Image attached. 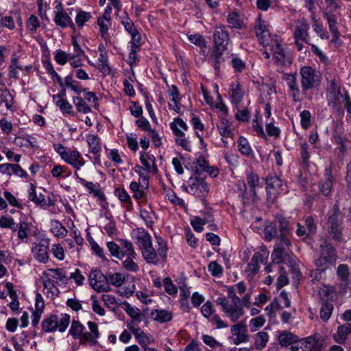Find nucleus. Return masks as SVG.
Wrapping results in <instances>:
<instances>
[{"instance_id":"29","label":"nucleus","mask_w":351,"mask_h":351,"mask_svg":"<svg viewBox=\"0 0 351 351\" xmlns=\"http://www.w3.org/2000/svg\"><path fill=\"white\" fill-rule=\"evenodd\" d=\"M151 316L154 321L159 323H165L172 319V313L167 310L155 309L151 313Z\"/></svg>"},{"instance_id":"21","label":"nucleus","mask_w":351,"mask_h":351,"mask_svg":"<svg viewBox=\"0 0 351 351\" xmlns=\"http://www.w3.org/2000/svg\"><path fill=\"white\" fill-rule=\"evenodd\" d=\"M351 333V323H346L337 327L336 332L332 337L334 341L339 344H343L348 335Z\"/></svg>"},{"instance_id":"43","label":"nucleus","mask_w":351,"mask_h":351,"mask_svg":"<svg viewBox=\"0 0 351 351\" xmlns=\"http://www.w3.org/2000/svg\"><path fill=\"white\" fill-rule=\"evenodd\" d=\"M227 22L231 28L239 29L243 27V21L237 12H230L227 16Z\"/></svg>"},{"instance_id":"2","label":"nucleus","mask_w":351,"mask_h":351,"mask_svg":"<svg viewBox=\"0 0 351 351\" xmlns=\"http://www.w3.org/2000/svg\"><path fill=\"white\" fill-rule=\"evenodd\" d=\"M88 331H84V325L78 320L71 322L69 329V334L75 339H78L81 344L90 343L95 346L98 343V339L100 337L98 325L93 322H88Z\"/></svg>"},{"instance_id":"18","label":"nucleus","mask_w":351,"mask_h":351,"mask_svg":"<svg viewBox=\"0 0 351 351\" xmlns=\"http://www.w3.org/2000/svg\"><path fill=\"white\" fill-rule=\"evenodd\" d=\"M32 252L34 258L40 263H46L49 261L48 245L42 243L32 245Z\"/></svg>"},{"instance_id":"47","label":"nucleus","mask_w":351,"mask_h":351,"mask_svg":"<svg viewBox=\"0 0 351 351\" xmlns=\"http://www.w3.org/2000/svg\"><path fill=\"white\" fill-rule=\"evenodd\" d=\"M324 17L327 21L329 29L331 33H337L338 30L337 26V16L332 12H325Z\"/></svg>"},{"instance_id":"63","label":"nucleus","mask_w":351,"mask_h":351,"mask_svg":"<svg viewBox=\"0 0 351 351\" xmlns=\"http://www.w3.org/2000/svg\"><path fill=\"white\" fill-rule=\"evenodd\" d=\"M332 306L330 304L324 303L320 309V317L324 322L329 319L331 316Z\"/></svg>"},{"instance_id":"39","label":"nucleus","mask_w":351,"mask_h":351,"mask_svg":"<svg viewBox=\"0 0 351 351\" xmlns=\"http://www.w3.org/2000/svg\"><path fill=\"white\" fill-rule=\"evenodd\" d=\"M31 224L25 221L17 224V236L19 240L24 242L27 240L31 231Z\"/></svg>"},{"instance_id":"9","label":"nucleus","mask_w":351,"mask_h":351,"mask_svg":"<svg viewBox=\"0 0 351 351\" xmlns=\"http://www.w3.org/2000/svg\"><path fill=\"white\" fill-rule=\"evenodd\" d=\"M266 184L268 199L272 202L276 199L278 195L285 190L282 181L276 176L268 177L266 180Z\"/></svg>"},{"instance_id":"33","label":"nucleus","mask_w":351,"mask_h":351,"mask_svg":"<svg viewBox=\"0 0 351 351\" xmlns=\"http://www.w3.org/2000/svg\"><path fill=\"white\" fill-rule=\"evenodd\" d=\"M114 195L119 199L121 204L128 209H130L132 206V199L125 189L117 188L114 191Z\"/></svg>"},{"instance_id":"30","label":"nucleus","mask_w":351,"mask_h":351,"mask_svg":"<svg viewBox=\"0 0 351 351\" xmlns=\"http://www.w3.org/2000/svg\"><path fill=\"white\" fill-rule=\"evenodd\" d=\"M136 245L141 251L152 244L150 234L144 230H139L136 236Z\"/></svg>"},{"instance_id":"36","label":"nucleus","mask_w":351,"mask_h":351,"mask_svg":"<svg viewBox=\"0 0 351 351\" xmlns=\"http://www.w3.org/2000/svg\"><path fill=\"white\" fill-rule=\"evenodd\" d=\"M51 232L58 238H63L66 236L68 231L66 228L58 220L51 221Z\"/></svg>"},{"instance_id":"59","label":"nucleus","mask_w":351,"mask_h":351,"mask_svg":"<svg viewBox=\"0 0 351 351\" xmlns=\"http://www.w3.org/2000/svg\"><path fill=\"white\" fill-rule=\"evenodd\" d=\"M75 177L80 180V182L84 184L85 187L89 191L90 193H93L95 195L99 196L100 191L98 186L92 182H86L83 178H79L77 172L75 173Z\"/></svg>"},{"instance_id":"20","label":"nucleus","mask_w":351,"mask_h":351,"mask_svg":"<svg viewBox=\"0 0 351 351\" xmlns=\"http://www.w3.org/2000/svg\"><path fill=\"white\" fill-rule=\"evenodd\" d=\"M0 172L9 176L12 175H15L20 178H27V176L26 171L18 164H0Z\"/></svg>"},{"instance_id":"1","label":"nucleus","mask_w":351,"mask_h":351,"mask_svg":"<svg viewBox=\"0 0 351 351\" xmlns=\"http://www.w3.org/2000/svg\"><path fill=\"white\" fill-rule=\"evenodd\" d=\"M245 291L246 286L244 282H239L234 286L227 288L228 298L221 296L216 300L217 304L221 307L222 311L232 322H236L244 315L241 298L237 293L241 295Z\"/></svg>"},{"instance_id":"19","label":"nucleus","mask_w":351,"mask_h":351,"mask_svg":"<svg viewBox=\"0 0 351 351\" xmlns=\"http://www.w3.org/2000/svg\"><path fill=\"white\" fill-rule=\"evenodd\" d=\"M126 252L128 256L123 261L122 265L124 269L131 272H136L138 271V266L134 262V259L137 257L134 248H132L131 246L128 244L126 245Z\"/></svg>"},{"instance_id":"38","label":"nucleus","mask_w":351,"mask_h":351,"mask_svg":"<svg viewBox=\"0 0 351 351\" xmlns=\"http://www.w3.org/2000/svg\"><path fill=\"white\" fill-rule=\"evenodd\" d=\"M104 46H99V51L101 52L99 58L98 59V65L97 67L100 71L104 73H110V67L108 64V58L106 55V53L104 50Z\"/></svg>"},{"instance_id":"31","label":"nucleus","mask_w":351,"mask_h":351,"mask_svg":"<svg viewBox=\"0 0 351 351\" xmlns=\"http://www.w3.org/2000/svg\"><path fill=\"white\" fill-rule=\"evenodd\" d=\"M0 99L1 102L5 104L8 110H14L13 107L14 98L5 86L0 87Z\"/></svg>"},{"instance_id":"5","label":"nucleus","mask_w":351,"mask_h":351,"mask_svg":"<svg viewBox=\"0 0 351 351\" xmlns=\"http://www.w3.org/2000/svg\"><path fill=\"white\" fill-rule=\"evenodd\" d=\"M336 254L333 247L327 243L321 245L320 257L316 260L317 267L326 270L334 266Z\"/></svg>"},{"instance_id":"11","label":"nucleus","mask_w":351,"mask_h":351,"mask_svg":"<svg viewBox=\"0 0 351 351\" xmlns=\"http://www.w3.org/2000/svg\"><path fill=\"white\" fill-rule=\"evenodd\" d=\"M215 49L217 50H226L230 42L229 34L224 25H217L213 34Z\"/></svg>"},{"instance_id":"22","label":"nucleus","mask_w":351,"mask_h":351,"mask_svg":"<svg viewBox=\"0 0 351 351\" xmlns=\"http://www.w3.org/2000/svg\"><path fill=\"white\" fill-rule=\"evenodd\" d=\"M28 198L30 201L43 208L48 206H53L54 204V203L50 199L49 200V202L47 203L45 199V195L42 193L37 195L36 187L33 184H30L29 185V189L28 190Z\"/></svg>"},{"instance_id":"12","label":"nucleus","mask_w":351,"mask_h":351,"mask_svg":"<svg viewBox=\"0 0 351 351\" xmlns=\"http://www.w3.org/2000/svg\"><path fill=\"white\" fill-rule=\"evenodd\" d=\"M344 95L341 93L339 86L335 80L330 82L328 88L327 98L329 105L338 109L340 106L341 101H343Z\"/></svg>"},{"instance_id":"24","label":"nucleus","mask_w":351,"mask_h":351,"mask_svg":"<svg viewBox=\"0 0 351 351\" xmlns=\"http://www.w3.org/2000/svg\"><path fill=\"white\" fill-rule=\"evenodd\" d=\"M302 351H319L321 344L315 336L302 339L300 341Z\"/></svg>"},{"instance_id":"56","label":"nucleus","mask_w":351,"mask_h":351,"mask_svg":"<svg viewBox=\"0 0 351 351\" xmlns=\"http://www.w3.org/2000/svg\"><path fill=\"white\" fill-rule=\"evenodd\" d=\"M289 245L290 241L287 239V237H278V242L276 243L274 249L279 250L280 251H282L289 254Z\"/></svg>"},{"instance_id":"37","label":"nucleus","mask_w":351,"mask_h":351,"mask_svg":"<svg viewBox=\"0 0 351 351\" xmlns=\"http://www.w3.org/2000/svg\"><path fill=\"white\" fill-rule=\"evenodd\" d=\"M298 341V337L293 334L283 331L278 335V341L281 346L287 347L295 343Z\"/></svg>"},{"instance_id":"35","label":"nucleus","mask_w":351,"mask_h":351,"mask_svg":"<svg viewBox=\"0 0 351 351\" xmlns=\"http://www.w3.org/2000/svg\"><path fill=\"white\" fill-rule=\"evenodd\" d=\"M123 309L132 318L131 322H133L134 324H136L135 322H141L142 321L143 315L138 308L132 306L126 302L124 304Z\"/></svg>"},{"instance_id":"60","label":"nucleus","mask_w":351,"mask_h":351,"mask_svg":"<svg viewBox=\"0 0 351 351\" xmlns=\"http://www.w3.org/2000/svg\"><path fill=\"white\" fill-rule=\"evenodd\" d=\"M201 181L202 179H199L197 177H191L188 181V193L193 195L197 193Z\"/></svg>"},{"instance_id":"49","label":"nucleus","mask_w":351,"mask_h":351,"mask_svg":"<svg viewBox=\"0 0 351 351\" xmlns=\"http://www.w3.org/2000/svg\"><path fill=\"white\" fill-rule=\"evenodd\" d=\"M0 227L2 228H10L13 232L16 231L17 223L12 217L9 216H2L0 217Z\"/></svg>"},{"instance_id":"61","label":"nucleus","mask_w":351,"mask_h":351,"mask_svg":"<svg viewBox=\"0 0 351 351\" xmlns=\"http://www.w3.org/2000/svg\"><path fill=\"white\" fill-rule=\"evenodd\" d=\"M189 40L202 49L206 48V41L200 34H191L188 36Z\"/></svg>"},{"instance_id":"8","label":"nucleus","mask_w":351,"mask_h":351,"mask_svg":"<svg viewBox=\"0 0 351 351\" xmlns=\"http://www.w3.org/2000/svg\"><path fill=\"white\" fill-rule=\"evenodd\" d=\"M300 75L301 84L304 90L312 88L319 82V75L315 70L310 66L302 67L300 70Z\"/></svg>"},{"instance_id":"15","label":"nucleus","mask_w":351,"mask_h":351,"mask_svg":"<svg viewBox=\"0 0 351 351\" xmlns=\"http://www.w3.org/2000/svg\"><path fill=\"white\" fill-rule=\"evenodd\" d=\"M247 182L250 187V196H248L247 193L246 192V186L244 183H243V186L245 189V192L243 195V199H247L249 201L254 202L256 198V189L260 187V182L258 175L254 173H250L247 177Z\"/></svg>"},{"instance_id":"51","label":"nucleus","mask_w":351,"mask_h":351,"mask_svg":"<svg viewBox=\"0 0 351 351\" xmlns=\"http://www.w3.org/2000/svg\"><path fill=\"white\" fill-rule=\"evenodd\" d=\"M169 96L171 97V101L173 103V105L169 104V106L174 110H178L179 108L178 104L180 101V97L178 88L173 86L168 91Z\"/></svg>"},{"instance_id":"27","label":"nucleus","mask_w":351,"mask_h":351,"mask_svg":"<svg viewBox=\"0 0 351 351\" xmlns=\"http://www.w3.org/2000/svg\"><path fill=\"white\" fill-rule=\"evenodd\" d=\"M86 143L89 152L93 154L99 156L101 151V142L99 137L95 134H88L86 136Z\"/></svg>"},{"instance_id":"58","label":"nucleus","mask_w":351,"mask_h":351,"mask_svg":"<svg viewBox=\"0 0 351 351\" xmlns=\"http://www.w3.org/2000/svg\"><path fill=\"white\" fill-rule=\"evenodd\" d=\"M91 18L90 13L80 10L75 17V23L77 27H82L84 23Z\"/></svg>"},{"instance_id":"54","label":"nucleus","mask_w":351,"mask_h":351,"mask_svg":"<svg viewBox=\"0 0 351 351\" xmlns=\"http://www.w3.org/2000/svg\"><path fill=\"white\" fill-rule=\"evenodd\" d=\"M106 245L112 256L120 260L123 259V254L121 252V243L118 245L113 241H110L107 243Z\"/></svg>"},{"instance_id":"48","label":"nucleus","mask_w":351,"mask_h":351,"mask_svg":"<svg viewBox=\"0 0 351 351\" xmlns=\"http://www.w3.org/2000/svg\"><path fill=\"white\" fill-rule=\"evenodd\" d=\"M313 27L315 32L322 39H328L329 36L327 32L324 29L323 25L318 21L314 16L312 17Z\"/></svg>"},{"instance_id":"13","label":"nucleus","mask_w":351,"mask_h":351,"mask_svg":"<svg viewBox=\"0 0 351 351\" xmlns=\"http://www.w3.org/2000/svg\"><path fill=\"white\" fill-rule=\"evenodd\" d=\"M128 327L132 332L138 343L143 348L148 347L149 344L154 343L153 337L143 331L136 324H134L133 322L128 323Z\"/></svg>"},{"instance_id":"28","label":"nucleus","mask_w":351,"mask_h":351,"mask_svg":"<svg viewBox=\"0 0 351 351\" xmlns=\"http://www.w3.org/2000/svg\"><path fill=\"white\" fill-rule=\"evenodd\" d=\"M141 162L147 172L152 173L158 172L154 156L144 153L141 156Z\"/></svg>"},{"instance_id":"40","label":"nucleus","mask_w":351,"mask_h":351,"mask_svg":"<svg viewBox=\"0 0 351 351\" xmlns=\"http://www.w3.org/2000/svg\"><path fill=\"white\" fill-rule=\"evenodd\" d=\"M226 50H217L215 49L213 54L208 58V61L214 66L216 71H218L220 67V64L224 62V58L222 57L223 52Z\"/></svg>"},{"instance_id":"46","label":"nucleus","mask_w":351,"mask_h":351,"mask_svg":"<svg viewBox=\"0 0 351 351\" xmlns=\"http://www.w3.org/2000/svg\"><path fill=\"white\" fill-rule=\"evenodd\" d=\"M266 319L264 316L260 315L252 318L249 322V328L251 332H254L263 327L265 324Z\"/></svg>"},{"instance_id":"53","label":"nucleus","mask_w":351,"mask_h":351,"mask_svg":"<svg viewBox=\"0 0 351 351\" xmlns=\"http://www.w3.org/2000/svg\"><path fill=\"white\" fill-rule=\"evenodd\" d=\"M73 102L77 110L80 112L88 113L90 112V108L86 104L85 101L80 97H75L73 98Z\"/></svg>"},{"instance_id":"26","label":"nucleus","mask_w":351,"mask_h":351,"mask_svg":"<svg viewBox=\"0 0 351 351\" xmlns=\"http://www.w3.org/2000/svg\"><path fill=\"white\" fill-rule=\"evenodd\" d=\"M329 230L333 238L339 240L341 237L340 220L339 219L337 210L329 217L328 219Z\"/></svg>"},{"instance_id":"14","label":"nucleus","mask_w":351,"mask_h":351,"mask_svg":"<svg viewBox=\"0 0 351 351\" xmlns=\"http://www.w3.org/2000/svg\"><path fill=\"white\" fill-rule=\"evenodd\" d=\"M231 332L234 345L246 343L249 341L246 325L242 322L232 325L231 326Z\"/></svg>"},{"instance_id":"23","label":"nucleus","mask_w":351,"mask_h":351,"mask_svg":"<svg viewBox=\"0 0 351 351\" xmlns=\"http://www.w3.org/2000/svg\"><path fill=\"white\" fill-rule=\"evenodd\" d=\"M145 186L136 182H132L130 184V189L133 192V197L136 200L143 199L146 196L145 190L147 189L148 182L146 176L143 178Z\"/></svg>"},{"instance_id":"32","label":"nucleus","mask_w":351,"mask_h":351,"mask_svg":"<svg viewBox=\"0 0 351 351\" xmlns=\"http://www.w3.org/2000/svg\"><path fill=\"white\" fill-rule=\"evenodd\" d=\"M170 128L176 136L184 135L188 127L186 123L180 117H176L170 123Z\"/></svg>"},{"instance_id":"17","label":"nucleus","mask_w":351,"mask_h":351,"mask_svg":"<svg viewBox=\"0 0 351 351\" xmlns=\"http://www.w3.org/2000/svg\"><path fill=\"white\" fill-rule=\"evenodd\" d=\"M62 160L76 171L80 170L85 165V160L77 150L67 151Z\"/></svg>"},{"instance_id":"41","label":"nucleus","mask_w":351,"mask_h":351,"mask_svg":"<svg viewBox=\"0 0 351 351\" xmlns=\"http://www.w3.org/2000/svg\"><path fill=\"white\" fill-rule=\"evenodd\" d=\"M42 329L45 332L57 330L56 315H53L45 318L42 322Z\"/></svg>"},{"instance_id":"52","label":"nucleus","mask_w":351,"mask_h":351,"mask_svg":"<svg viewBox=\"0 0 351 351\" xmlns=\"http://www.w3.org/2000/svg\"><path fill=\"white\" fill-rule=\"evenodd\" d=\"M47 276H51L52 278L60 281L62 283H66V275L59 269H47Z\"/></svg>"},{"instance_id":"45","label":"nucleus","mask_w":351,"mask_h":351,"mask_svg":"<svg viewBox=\"0 0 351 351\" xmlns=\"http://www.w3.org/2000/svg\"><path fill=\"white\" fill-rule=\"evenodd\" d=\"M237 143L238 149L242 154L245 156H250L252 154L253 151L248 143V141L245 138L240 136Z\"/></svg>"},{"instance_id":"50","label":"nucleus","mask_w":351,"mask_h":351,"mask_svg":"<svg viewBox=\"0 0 351 351\" xmlns=\"http://www.w3.org/2000/svg\"><path fill=\"white\" fill-rule=\"evenodd\" d=\"M97 24L99 27V34L101 37L107 40L109 39V34L108 30L110 27L111 26V22L108 21H104L101 19H97Z\"/></svg>"},{"instance_id":"64","label":"nucleus","mask_w":351,"mask_h":351,"mask_svg":"<svg viewBox=\"0 0 351 351\" xmlns=\"http://www.w3.org/2000/svg\"><path fill=\"white\" fill-rule=\"evenodd\" d=\"M70 56L71 55L68 54L65 51L62 50H58L56 52L54 58L58 64L64 65L69 60Z\"/></svg>"},{"instance_id":"6","label":"nucleus","mask_w":351,"mask_h":351,"mask_svg":"<svg viewBox=\"0 0 351 351\" xmlns=\"http://www.w3.org/2000/svg\"><path fill=\"white\" fill-rule=\"evenodd\" d=\"M309 25L304 19H300L295 22L293 37L295 44L298 51L304 48V43H308Z\"/></svg>"},{"instance_id":"44","label":"nucleus","mask_w":351,"mask_h":351,"mask_svg":"<svg viewBox=\"0 0 351 351\" xmlns=\"http://www.w3.org/2000/svg\"><path fill=\"white\" fill-rule=\"evenodd\" d=\"M56 321L57 330L60 332H63L66 330L71 322L70 315L66 313L61 314L60 317L56 315Z\"/></svg>"},{"instance_id":"7","label":"nucleus","mask_w":351,"mask_h":351,"mask_svg":"<svg viewBox=\"0 0 351 351\" xmlns=\"http://www.w3.org/2000/svg\"><path fill=\"white\" fill-rule=\"evenodd\" d=\"M88 281L90 287L97 292H108L111 290L106 282V276L98 269H93L90 271Z\"/></svg>"},{"instance_id":"34","label":"nucleus","mask_w":351,"mask_h":351,"mask_svg":"<svg viewBox=\"0 0 351 351\" xmlns=\"http://www.w3.org/2000/svg\"><path fill=\"white\" fill-rule=\"evenodd\" d=\"M125 276L121 273H110L106 275V282L108 285H112L116 287H120L125 282Z\"/></svg>"},{"instance_id":"10","label":"nucleus","mask_w":351,"mask_h":351,"mask_svg":"<svg viewBox=\"0 0 351 351\" xmlns=\"http://www.w3.org/2000/svg\"><path fill=\"white\" fill-rule=\"evenodd\" d=\"M255 32L260 43L263 46L270 45L274 36H278L277 35H271L269 25L265 21L261 19H258L257 21L255 26Z\"/></svg>"},{"instance_id":"57","label":"nucleus","mask_w":351,"mask_h":351,"mask_svg":"<svg viewBox=\"0 0 351 351\" xmlns=\"http://www.w3.org/2000/svg\"><path fill=\"white\" fill-rule=\"evenodd\" d=\"M140 215L141 217L145 221L148 227H152L154 223V214L151 209H141Z\"/></svg>"},{"instance_id":"16","label":"nucleus","mask_w":351,"mask_h":351,"mask_svg":"<svg viewBox=\"0 0 351 351\" xmlns=\"http://www.w3.org/2000/svg\"><path fill=\"white\" fill-rule=\"evenodd\" d=\"M53 21L56 25L61 27L62 28H66L70 26L73 29H75V25L71 18L69 16L68 13L62 9L60 4L56 7Z\"/></svg>"},{"instance_id":"62","label":"nucleus","mask_w":351,"mask_h":351,"mask_svg":"<svg viewBox=\"0 0 351 351\" xmlns=\"http://www.w3.org/2000/svg\"><path fill=\"white\" fill-rule=\"evenodd\" d=\"M230 91L232 101L234 103L240 102L243 97V92L240 88V86L239 84L232 85Z\"/></svg>"},{"instance_id":"55","label":"nucleus","mask_w":351,"mask_h":351,"mask_svg":"<svg viewBox=\"0 0 351 351\" xmlns=\"http://www.w3.org/2000/svg\"><path fill=\"white\" fill-rule=\"evenodd\" d=\"M191 123L195 130L196 136L199 138V141L202 144L204 143V141L202 136L199 134V131H203L204 130V125L201 120L197 117H193L191 119Z\"/></svg>"},{"instance_id":"42","label":"nucleus","mask_w":351,"mask_h":351,"mask_svg":"<svg viewBox=\"0 0 351 351\" xmlns=\"http://www.w3.org/2000/svg\"><path fill=\"white\" fill-rule=\"evenodd\" d=\"M269 341V335L266 332H258L254 337V346L256 349L264 348Z\"/></svg>"},{"instance_id":"25","label":"nucleus","mask_w":351,"mask_h":351,"mask_svg":"<svg viewBox=\"0 0 351 351\" xmlns=\"http://www.w3.org/2000/svg\"><path fill=\"white\" fill-rule=\"evenodd\" d=\"M217 127L223 138H233L234 127L228 120L221 119Z\"/></svg>"},{"instance_id":"3","label":"nucleus","mask_w":351,"mask_h":351,"mask_svg":"<svg viewBox=\"0 0 351 351\" xmlns=\"http://www.w3.org/2000/svg\"><path fill=\"white\" fill-rule=\"evenodd\" d=\"M274 63L282 66H289L291 63V57L289 51H287L282 43V40L279 36H274L270 45Z\"/></svg>"},{"instance_id":"4","label":"nucleus","mask_w":351,"mask_h":351,"mask_svg":"<svg viewBox=\"0 0 351 351\" xmlns=\"http://www.w3.org/2000/svg\"><path fill=\"white\" fill-rule=\"evenodd\" d=\"M157 241L158 245L157 252L154 249L152 244L141 250L142 256L147 263L157 265L166 259V243L158 237H157Z\"/></svg>"}]
</instances>
